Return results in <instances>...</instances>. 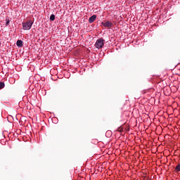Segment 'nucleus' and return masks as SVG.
<instances>
[{
    "label": "nucleus",
    "mask_w": 180,
    "mask_h": 180,
    "mask_svg": "<svg viewBox=\"0 0 180 180\" xmlns=\"http://www.w3.org/2000/svg\"><path fill=\"white\" fill-rule=\"evenodd\" d=\"M32 25H33V22L32 20H30L26 22H22L23 30H30V29H32Z\"/></svg>",
    "instance_id": "f257e3e1"
},
{
    "label": "nucleus",
    "mask_w": 180,
    "mask_h": 180,
    "mask_svg": "<svg viewBox=\"0 0 180 180\" xmlns=\"http://www.w3.org/2000/svg\"><path fill=\"white\" fill-rule=\"evenodd\" d=\"M103 39L101 38L98 39L96 42V49H102L103 47L104 43Z\"/></svg>",
    "instance_id": "f03ea898"
},
{
    "label": "nucleus",
    "mask_w": 180,
    "mask_h": 180,
    "mask_svg": "<svg viewBox=\"0 0 180 180\" xmlns=\"http://www.w3.org/2000/svg\"><path fill=\"white\" fill-rule=\"evenodd\" d=\"M101 25L103 26H104V27H109V28H110V27H112L113 24L112 23V22L108 20L106 22H102Z\"/></svg>",
    "instance_id": "7ed1b4c3"
},
{
    "label": "nucleus",
    "mask_w": 180,
    "mask_h": 180,
    "mask_svg": "<svg viewBox=\"0 0 180 180\" xmlns=\"http://www.w3.org/2000/svg\"><path fill=\"white\" fill-rule=\"evenodd\" d=\"M96 20V15H94L89 18V23H94V22H95Z\"/></svg>",
    "instance_id": "20e7f679"
},
{
    "label": "nucleus",
    "mask_w": 180,
    "mask_h": 180,
    "mask_svg": "<svg viewBox=\"0 0 180 180\" xmlns=\"http://www.w3.org/2000/svg\"><path fill=\"white\" fill-rule=\"evenodd\" d=\"M16 45L18 46V47H22L23 41L22 40H18Z\"/></svg>",
    "instance_id": "39448f33"
},
{
    "label": "nucleus",
    "mask_w": 180,
    "mask_h": 180,
    "mask_svg": "<svg viewBox=\"0 0 180 180\" xmlns=\"http://www.w3.org/2000/svg\"><path fill=\"white\" fill-rule=\"evenodd\" d=\"M174 172H180V163L178 164L176 167H175V169H174Z\"/></svg>",
    "instance_id": "423d86ee"
},
{
    "label": "nucleus",
    "mask_w": 180,
    "mask_h": 180,
    "mask_svg": "<svg viewBox=\"0 0 180 180\" xmlns=\"http://www.w3.org/2000/svg\"><path fill=\"white\" fill-rule=\"evenodd\" d=\"M50 20L51 22H53V20H56V15H54V14L51 15Z\"/></svg>",
    "instance_id": "0eeeda50"
},
{
    "label": "nucleus",
    "mask_w": 180,
    "mask_h": 180,
    "mask_svg": "<svg viewBox=\"0 0 180 180\" xmlns=\"http://www.w3.org/2000/svg\"><path fill=\"white\" fill-rule=\"evenodd\" d=\"M5 88V83L0 82V89Z\"/></svg>",
    "instance_id": "6e6552de"
},
{
    "label": "nucleus",
    "mask_w": 180,
    "mask_h": 180,
    "mask_svg": "<svg viewBox=\"0 0 180 180\" xmlns=\"http://www.w3.org/2000/svg\"><path fill=\"white\" fill-rule=\"evenodd\" d=\"M6 26H9V23H11V21L9 20V18L6 19Z\"/></svg>",
    "instance_id": "1a4fd4ad"
},
{
    "label": "nucleus",
    "mask_w": 180,
    "mask_h": 180,
    "mask_svg": "<svg viewBox=\"0 0 180 180\" xmlns=\"http://www.w3.org/2000/svg\"><path fill=\"white\" fill-rule=\"evenodd\" d=\"M118 131H121L122 132V131H123V129L122 128H119L118 129Z\"/></svg>",
    "instance_id": "9d476101"
}]
</instances>
